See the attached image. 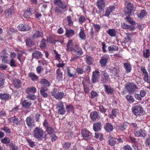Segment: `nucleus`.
Instances as JSON below:
<instances>
[{
  "label": "nucleus",
  "mask_w": 150,
  "mask_h": 150,
  "mask_svg": "<svg viewBox=\"0 0 150 150\" xmlns=\"http://www.w3.org/2000/svg\"><path fill=\"white\" fill-rule=\"evenodd\" d=\"M72 51L75 54L81 55L83 53L82 50L78 45H76L72 50Z\"/></svg>",
  "instance_id": "obj_9"
},
{
  "label": "nucleus",
  "mask_w": 150,
  "mask_h": 150,
  "mask_svg": "<svg viewBox=\"0 0 150 150\" xmlns=\"http://www.w3.org/2000/svg\"><path fill=\"white\" fill-rule=\"evenodd\" d=\"M32 120L31 118L30 117H27L26 119V124L29 127H30L32 125Z\"/></svg>",
  "instance_id": "obj_47"
},
{
  "label": "nucleus",
  "mask_w": 150,
  "mask_h": 150,
  "mask_svg": "<svg viewBox=\"0 0 150 150\" xmlns=\"http://www.w3.org/2000/svg\"><path fill=\"white\" fill-rule=\"evenodd\" d=\"M47 89L46 87H42L40 91V93L42 96L44 97H46L47 96V94L45 92Z\"/></svg>",
  "instance_id": "obj_30"
},
{
  "label": "nucleus",
  "mask_w": 150,
  "mask_h": 150,
  "mask_svg": "<svg viewBox=\"0 0 150 150\" xmlns=\"http://www.w3.org/2000/svg\"><path fill=\"white\" fill-rule=\"evenodd\" d=\"M59 114L63 115L65 113L66 111L65 110L64 107L57 110Z\"/></svg>",
  "instance_id": "obj_52"
},
{
  "label": "nucleus",
  "mask_w": 150,
  "mask_h": 150,
  "mask_svg": "<svg viewBox=\"0 0 150 150\" xmlns=\"http://www.w3.org/2000/svg\"><path fill=\"white\" fill-rule=\"evenodd\" d=\"M26 44L28 46L31 47L33 45L34 43L30 39L28 38L26 40Z\"/></svg>",
  "instance_id": "obj_50"
},
{
  "label": "nucleus",
  "mask_w": 150,
  "mask_h": 150,
  "mask_svg": "<svg viewBox=\"0 0 150 150\" xmlns=\"http://www.w3.org/2000/svg\"><path fill=\"white\" fill-rule=\"evenodd\" d=\"M132 111L136 116L143 115L145 114V112L142 107L140 105H137L132 108Z\"/></svg>",
  "instance_id": "obj_1"
},
{
  "label": "nucleus",
  "mask_w": 150,
  "mask_h": 150,
  "mask_svg": "<svg viewBox=\"0 0 150 150\" xmlns=\"http://www.w3.org/2000/svg\"><path fill=\"white\" fill-rule=\"evenodd\" d=\"M109 143L110 145L113 146L116 144V139L113 137L110 138L109 139Z\"/></svg>",
  "instance_id": "obj_43"
},
{
  "label": "nucleus",
  "mask_w": 150,
  "mask_h": 150,
  "mask_svg": "<svg viewBox=\"0 0 150 150\" xmlns=\"http://www.w3.org/2000/svg\"><path fill=\"white\" fill-rule=\"evenodd\" d=\"M64 94L62 92H59L57 93L55 98L57 100H61L63 98Z\"/></svg>",
  "instance_id": "obj_35"
},
{
  "label": "nucleus",
  "mask_w": 150,
  "mask_h": 150,
  "mask_svg": "<svg viewBox=\"0 0 150 150\" xmlns=\"http://www.w3.org/2000/svg\"><path fill=\"white\" fill-rule=\"evenodd\" d=\"M93 59L90 57L86 55L85 58L86 62L88 64H90L91 63Z\"/></svg>",
  "instance_id": "obj_51"
},
{
  "label": "nucleus",
  "mask_w": 150,
  "mask_h": 150,
  "mask_svg": "<svg viewBox=\"0 0 150 150\" xmlns=\"http://www.w3.org/2000/svg\"><path fill=\"white\" fill-rule=\"evenodd\" d=\"M34 137L39 139L44 137V133L43 131L41 129L37 127L33 132Z\"/></svg>",
  "instance_id": "obj_2"
},
{
  "label": "nucleus",
  "mask_w": 150,
  "mask_h": 150,
  "mask_svg": "<svg viewBox=\"0 0 150 150\" xmlns=\"http://www.w3.org/2000/svg\"><path fill=\"white\" fill-rule=\"evenodd\" d=\"M81 133L83 138L87 141L89 140L90 137L91 133L86 129H83L81 130Z\"/></svg>",
  "instance_id": "obj_5"
},
{
  "label": "nucleus",
  "mask_w": 150,
  "mask_h": 150,
  "mask_svg": "<svg viewBox=\"0 0 150 150\" xmlns=\"http://www.w3.org/2000/svg\"><path fill=\"white\" fill-rule=\"evenodd\" d=\"M65 138L68 139L71 138L73 135V134L71 131H69L65 133Z\"/></svg>",
  "instance_id": "obj_46"
},
{
  "label": "nucleus",
  "mask_w": 150,
  "mask_h": 150,
  "mask_svg": "<svg viewBox=\"0 0 150 150\" xmlns=\"http://www.w3.org/2000/svg\"><path fill=\"white\" fill-rule=\"evenodd\" d=\"M21 120L20 119H18L16 117H15L12 119V121L14 124L18 125H21Z\"/></svg>",
  "instance_id": "obj_32"
},
{
  "label": "nucleus",
  "mask_w": 150,
  "mask_h": 150,
  "mask_svg": "<svg viewBox=\"0 0 150 150\" xmlns=\"http://www.w3.org/2000/svg\"><path fill=\"white\" fill-rule=\"evenodd\" d=\"M125 19L127 22L133 25H135V22L134 21L133 19L131 18L129 16L125 18Z\"/></svg>",
  "instance_id": "obj_36"
},
{
  "label": "nucleus",
  "mask_w": 150,
  "mask_h": 150,
  "mask_svg": "<svg viewBox=\"0 0 150 150\" xmlns=\"http://www.w3.org/2000/svg\"><path fill=\"white\" fill-rule=\"evenodd\" d=\"M100 77L99 72L98 71L96 70L93 71L91 79L92 82L93 83H96Z\"/></svg>",
  "instance_id": "obj_6"
},
{
  "label": "nucleus",
  "mask_w": 150,
  "mask_h": 150,
  "mask_svg": "<svg viewBox=\"0 0 150 150\" xmlns=\"http://www.w3.org/2000/svg\"><path fill=\"white\" fill-rule=\"evenodd\" d=\"M102 124L100 122H97L94 123L93 129L95 132H98L101 130Z\"/></svg>",
  "instance_id": "obj_14"
},
{
  "label": "nucleus",
  "mask_w": 150,
  "mask_h": 150,
  "mask_svg": "<svg viewBox=\"0 0 150 150\" xmlns=\"http://www.w3.org/2000/svg\"><path fill=\"white\" fill-rule=\"evenodd\" d=\"M144 79L147 82L150 83V77L148 74L144 76Z\"/></svg>",
  "instance_id": "obj_55"
},
{
  "label": "nucleus",
  "mask_w": 150,
  "mask_h": 150,
  "mask_svg": "<svg viewBox=\"0 0 150 150\" xmlns=\"http://www.w3.org/2000/svg\"><path fill=\"white\" fill-rule=\"evenodd\" d=\"M46 131L48 133L50 134H52L54 132L53 129L51 127H47Z\"/></svg>",
  "instance_id": "obj_59"
},
{
  "label": "nucleus",
  "mask_w": 150,
  "mask_h": 150,
  "mask_svg": "<svg viewBox=\"0 0 150 150\" xmlns=\"http://www.w3.org/2000/svg\"><path fill=\"white\" fill-rule=\"evenodd\" d=\"M95 137L97 139H102L103 135L100 133H95Z\"/></svg>",
  "instance_id": "obj_57"
},
{
  "label": "nucleus",
  "mask_w": 150,
  "mask_h": 150,
  "mask_svg": "<svg viewBox=\"0 0 150 150\" xmlns=\"http://www.w3.org/2000/svg\"><path fill=\"white\" fill-rule=\"evenodd\" d=\"M1 142L3 144H7L10 143V140L8 137H5L1 140Z\"/></svg>",
  "instance_id": "obj_40"
},
{
  "label": "nucleus",
  "mask_w": 150,
  "mask_h": 150,
  "mask_svg": "<svg viewBox=\"0 0 150 150\" xmlns=\"http://www.w3.org/2000/svg\"><path fill=\"white\" fill-rule=\"evenodd\" d=\"M104 127L105 130L109 132L112 131L113 129V126L109 123H106L104 125Z\"/></svg>",
  "instance_id": "obj_15"
},
{
  "label": "nucleus",
  "mask_w": 150,
  "mask_h": 150,
  "mask_svg": "<svg viewBox=\"0 0 150 150\" xmlns=\"http://www.w3.org/2000/svg\"><path fill=\"white\" fill-rule=\"evenodd\" d=\"M24 54H25V53L22 51L19 52L18 53L17 59L21 63L23 62L25 59V57L23 55Z\"/></svg>",
  "instance_id": "obj_18"
},
{
  "label": "nucleus",
  "mask_w": 150,
  "mask_h": 150,
  "mask_svg": "<svg viewBox=\"0 0 150 150\" xmlns=\"http://www.w3.org/2000/svg\"><path fill=\"white\" fill-rule=\"evenodd\" d=\"M147 14V12L144 10H142L140 13L138 14L137 16L140 19H142Z\"/></svg>",
  "instance_id": "obj_31"
},
{
  "label": "nucleus",
  "mask_w": 150,
  "mask_h": 150,
  "mask_svg": "<svg viewBox=\"0 0 150 150\" xmlns=\"http://www.w3.org/2000/svg\"><path fill=\"white\" fill-rule=\"evenodd\" d=\"M27 141L28 143L30 146L31 147H33L35 145V143L31 139H27Z\"/></svg>",
  "instance_id": "obj_63"
},
{
  "label": "nucleus",
  "mask_w": 150,
  "mask_h": 150,
  "mask_svg": "<svg viewBox=\"0 0 150 150\" xmlns=\"http://www.w3.org/2000/svg\"><path fill=\"white\" fill-rule=\"evenodd\" d=\"M13 83L15 87L19 88L21 86V82L18 79H14L13 81Z\"/></svg>",
  "instance_id": "obj_17"
},
{
  "label": "nucleus",
  "mask_w": 150,
  "mask_h": 150,
  "mask_svg": "<svg viewBox=\"0 0 150 150\" xmlns=\"http://www.w3.org/2000/svg\"><path fill=\"white\" fill-rule=\"evenodd\" d=\"M126 98L130 103H132L134 102V99L133 97L132 96H130L127 95L126 96Z\"/></svg>",
  "instance_id": "obj_48"
},
{
  "label": "nucleus",
  "mask_w": 150,
  "mask_h": 150,
  "mask_svg": "<svg viewBox=\"0 0 150 150\" xmlns=\"http://www.w3.org/2000/svg\"><path fill=\"white\" fill-rule=\"evenodd\" d=\"M4 76L1 73H0V87L3 86L4 82Z\"/></svg>",
  "instance_id": "obj_38"
},
{
  "label": "nucleus",
  "mask_w": 150,
  "mask_h": 150,
  "mask_svg": "<svg viewBox=\"0 0 150 150\" xmlns=\"http://www.w3.org/2000/svg\"><path fill=\"white\" fill-rule=\"evenodd\" d=\"M68 76L70 77H74L76 76V72L75 69L73 67L67 68Z\"/></svg>",
  "instance_id": "obj_10"
},
{
  "label": "nucleus",
  "mask_w": 150,
  "mask_h": 150,
  "mask_svg": "<svg viewBox=\"0 0 150 150\" xmlns=\"http://www.w3.org/2000/svg\"><path fill=\"white\" fill-rule=\"evenodd\" d=\"M108 33L111 37H115L116 35V31L114 29H109L107 31Z\"/></svg>",
  "instance_id": "obj_33"
},
{
  "label": "nucleus",
  "mask_w": 150,
  "mask_h": 150,
  "mask_svg": "<svg viewBox=\"0 0 150 150\" xmlns=\"http://www.w3.org/2000/svg\"><path fill=\"white\" fill-rule=\"evenodd\" d=\"M90 116L92 120H94L98 118V114L96 111H94L91 113Z\"/></svg>",
  "instance_id": "obj_28"
},
{
  "label": "nucleus",
  "mask_w": 150,
  "mask_h": 150,
  "mask_svg": "<svg viewBox=\"0 0 150 150\" xmlns=\"http://www.w3.org/2000/svg\"><path fill=\"white\" fill-rule=\"evenodd\" d=\"M25 92L28 94H29L30 93H35L36 92V89L35 87L32 86L26 89L25 90Z\"/></svg>",
  "instance_id": "obj_20"
},
{
  "label": "nucleus",
  "mask_w": 150,
  "mask_h": 150,
  "mask_svg": "<svg viewBox=\"0 0 150 150\" xmlns=\"http://www.w3.org/2000/svg\"><path fill=\"white\" fill-rule=\"evenodd\" d=\"M10 146L11 150H18V148L15 144L11 143Z\"/></svg>",
  "instance_id": "obj_58"
},
{
  "label": "nucleus",
  "mask_w": 150,
  "mask_h": 150,
  "mask_svg": "<svg viewBox=\"0 0 150 150\" xmlns=\"http://www.w3.org/2000/svg\"><path fill=\"white\" fill-rule=\"evenodd\" d=\"M66 109L67 110V111L69 112H72L73 113H74L73 112V107L72 106L70 105H66Z\"/></svg>",
  "instance_id": "obj_54"
},
{
  "label": "nucleus",
  "mask_w": 150,
  "mask_h": 150,
  "mask_svg": "<svg viewBox=\"0 0 150 150\" xmlns=\"http://www.w3.org/2000/svg\"><path fill=\"white\" fill-rule=\"evenodd\" d=\"M126 9L127 10H125V12L129 15L133 14L134 11L135 10V8L130 2H129L127 4Z\"/></svg>",
  "instance_id": "obj_4"
},
{
  "label": "nucleus",
  "mask_w": 150,
  "mask_h": 150,
  "mask_svg": "<svg viewBox=\"0 0 150 150\" xmlns=\"http://www.w3.org/2000/svg\"><path fill=\"white\" fill-rule=\"evenodd\" d=\"M1 130L4 131V132L10 134L11 133L10 129L8 127H4L1 129Z\"/></svg>",
  "instance_id": "obj_56"
},
{
  "label": "nucleus",
  "mask_w": 150,
  "mask_h": 150,
  "mask_svg": "<svg viewBox=\"0 0 150 150\" xmlns=\"http://www.w3.org/2000/svg\"><path fill=\"white\" fill-rule=\"evenodd\" d=\"M22 105L24 108H28L30 106L31 103L30 101H28L26 100H24L22 102Z\"/></svg>",
  "instance_id": "obj_26"
},
{
  "label": "nucleus",
  "mask_w": 150,
  "mask_h": 150,
  "mask_svg": "<svg viewBox=\"0 0 150 150\" xmlns=\"http://www.w3.org/2000/svg\"><path fill=\"white\" fill-rule=\"evenodd\" d=\"M56 109L57 110L60 108L64 107V105L62 102H59L56 105Z\"/></svg>",
  "instance_id": "obj_53"
},
{
  "label": "nucleus",
  "mask_w": 150,
  "mask_h": 150,
  "mask_svg": "<svg viewBox=\"0 0 150 150\" xmlns=\"http://www.w3.org/2000/svg\"><path fill=\"white\" fill-rule=\"evenodd\" d=\"M46 40L43 39L42 40L40 43V47L42 48H45L46 47Z\"/></svg>",
  "instance_id": "obj_61"
},
{
  "label": "nucleus",
  "mask_w": 150,
  "mask_h": 150,
  "mask_svg": "<svg viewBox=\"0 0 150 150\" xmlns=\"http://www.w3.org/2000/svg\"><path fill=\"white\" fill-rule=\"evenodd\" d=\"M29 76L34 81H36L38 79V77L35 74L33 73H29Z\"/></svg>",
  "instance_id": "obj_44"
},
{
  "label": "nucleus",
  "mask_w": 150,
  "mask_h": 150,
  "mask_svg": "<svg viewBox=\"0 0 150 150\" xmlns=\"http://www.w3.org/2000/svg\"><path fill=\"white\" fill-rule=\"evenodd\" d=\"M10 97L9 94L6 93L0 94V98L3 100H8Z\"/></svg>",
  "instance_id": "obj_24"
},
{
  "label": "nucleus",
  "mask_w": 150,
  "mask_h": 150,
  "mask_svg": "<svg viewBox=\"0 0 150 150\" xmlns=\"http://www.w3.org/2000/svg\"><path fill=\"white\" fill-rule=\"evenodd\" d=\"M70 144L69 142L65 143L63 145V147L64 149H67L69 148L70 146Z\"/></svg>",
  "instance_id": "obj_62"
},
{
  "label": "nucleus",
  "mask_w": 150,
  "mask_h": 150,
  "mask_svg": "<svg viewBox=\"0 0 150 150\" xmlns=\"http://www.w3.org/2000/svg\"><path fill=\"white\" fill-rule=\"evenodd\" d=\"M31 15V13L30 9L24 11L23 16L25 18H27Z\"/></svg>",
  "instance_id": "obj_49"
},
{
  "label": "nucleus",
  "mask_w": 150,
  "mask_h": 150,
  "mask_svg": "<svg viewBox=\"0 0 150 150\" xmlns=\"http://www.w3.org/2000/svg\"><path fill=\"white\" fill-rule=\"evenodd\" d=\"M127 91L130 93H134L136 90L137 87L133 83H129L126 84L125 86Z\"/></svg>",
  "instance_id": "obj_3"
},
{
  "label": "nucleus",
  "mask_w": 150,
  "mask_h": 150,
  "mask_svg": "<svg viewBox=\"0 0 150 150\" xmlns=\"http://www.w3.org/2000/svg\"><path fill=\"white\" fill-rule=\"evenodd\" d=\"M72 47V41L71 40H69L68 41V42L67 45L66 50L68 51H72L73 48Z\"/></svg>",
  "instance_id": "obj_22"
},
{
  "label": "nucleus",
  "mask_w": 150,
  "mask_h": 150,
  "mask_svg": "<svg viewBox=\"0 0 150 150\" xmlns=\"http://www.w3.org/2000/svg\"><path fill=\"white\" fill-rule=\"evenodd\" d=\"M122 27L125 29H129L131 30H134V27L132 26L129 25L125 23H123L122 24Z\"/></svg>",
  "instance_id": "obj_29"
},
{
  "label": "nucleus",
  "mask_w": 150,
  "mask_h": 150,
  "mask_svg": "<svg viewBox=\"0 0 150 150\" xmlns=\"http://www.w3.org/2000/svg\"><path fill=\"white\" fill-rule=\"evenodd\" d=\"M27 98L30 100H34L36 98V97L34 95H27Z\"/></svg>",
  "instance_id": "obj_60"
},
{
  "label": "nucleus",
  "mask_w": 150,
  "mask_h": 150,
  "mask_svg": "<svg viewBox=\"0 0 150 150\" xmlns=\"http://www.w3.org/2000/svg\"><path fill=\"white\" fill-rule=\"evenodd\" d=\"M143 56L145 58H147L150 56V50L146 49L144 51Z\"/></svg>",
  "instance_id": "obj_42"
},
{
  "label": "nucleus",
  "mask_w": 150,
  "mask_h": 150,
  "mask_svg": "<svg viewBox=\"0 0 150 150\" xmlns=\"http://www.w3.org/2000/svg\"><path fill=\"white\" fill-rule=\"evenodd\" d=\"M40 83L41 84H43L46 86H50L49 82L45 79H42L40 81Z\"/></svg>",
  "instance_id": "obj_39"
},
{
  "label": "nucleus",
  "mask_w": 150,
  "mask_h": 150,
  "mask_svg": "<svg viewBox=\"0 0 150 150\" xmlns=\"http://www.w3.org/2000/svg\"><path fill=\"white\" fill-rule=\"evenodd\" d=\"M105 3L104 0H98L96 5L98 9L100 11L103 10L105 7Z\"/></svg>",
  "instance_id": "obj_7"
},
{
  "label": "nucleus",
  "mask_w": 150,
  "mask_h": 150,
  "mask_svg": "<svg viewBox=\"0 0 150 150\" xmlns=\"http://www.w3.org/2000/svg\"><path fill=\"white\" fill-rule=\"evenodd\" d=\"M74 34V31L72 29L67 30L65 35L67 37L69 38L71 37Z\"/></svg>",
  "instance_id": "obj_23"
},
{
  "label": "nucleus",
  "mask_w": 150,
  "mask_h": 150,
  "mask_svg": "<svg viewBox=\"0 0 150 150\" xmlns=\"http://www.w3.org/2000/svg\"><path fill=\"white\" fill-rule=\"evenodd\" d=\"M67 20L68 22V25L70 26L73 25V22L71 20V18L70 16H68L67 17Z\"/></svg>",
  "instance_id": "obj_45"
},
{
  "label": "nucleus",
  "mask_w": 150,
  "mask_h": 150,
  "mask_svg": "<svg viewBox=\"0 0 150 150\" xmlns=\"http://www.w3.org/2000/svg\"><path fill=\"white\" fill-rule=\"evenodd\" d=\"M76 71L79 74H83L84 71L83 69L81 68H77Z\"/></svg>",
  "instance_id": "obj_64"
},
{
  "label": "nucleus",
  "mask_w": 150,
  "mask_h": 150,
  "mask_svg": "<svg viewBox=\"0 0 150 150\" xmlns=\"http://www.w3.org/2000/svg\"><path fill=\"white\" fill-rule=\"evenodd\" d=\"M115 9V7L114 6H110L107 8L104 16H108L110 13L114 11Z\"/></svg>",
  "instance_id": "obj_19"
},
{
  "label": "nucleus",
  "mask_w": 150,
  "mask_h": 150,
  "mask_svg": "<svg viewBox=\"0 0 150 150\" xmlns=\"http://www.w3.org/2000/svg\"><path fill=\"white\" fill-rule=\"evenodd\" d=\"M108 58L109 57L107 55H105L103 56L100 61V64L103 67L105 66L108 62Z\"/></svg>",
  "instance_id": "obj_11"
},
{
  "label": "nucleus",
  "mask_w": 150,
  "mask_h": 150,
  "mask_svg": "<svg viewBox=\"0 0 150 150\" xmlns=\"http://www.w3.org/2000/svg\"><path fill=\"white\" fill-rule=\"evenodd\" d=\"M105 91L109 94H112L113 92V89L110 86L104 85Z\"/></svg>",
  "instance_id": "obj_25"
},
{
  "label": "nucleus",
  "mask_w": 150,
  "mask_h": 150,
  "mask_svg": "<svg viewBox=\"0 0 150 150\" xmlns=\"http://www.w3.org/2000/svg\"><path fill=\"white\" fill-rule=\"evenodd\" d=\"M54 3L55 5L58 6L62 9H64L66 8L65 5L63 4L62 1L60 0H54Z\"/></svg>",
  "instance_id": "obj_13"
},
{
  "label": "nucleus",
  "mask_w": 150,
  "mask_h": 150,
  "mask_svg": "<svg viewBox=\"0 0 150 150\" xmlns=\"http://www.w3.org/2000/svg\"><path fill=\"white\" fill-rule=\"evenodd\" d=\"M14 7L11 6V7L5 11V14L6 17L9 18L11 17L12 15L14 13Z\"/></svg>",
  "instance_id": "obj_8"
},
{
  "label": "nucleus",
  "mask_w": 150,
  "mask_h": 150,
  "mask_svg": "<svg viewBox=\"0 0 150 150\" xmlns=\"http://www.w3.org/2000/svg\"><path fill=\"white\" fill-rule=\"evenodd\" d=\"M32 55L34 58L39 59L42 57V54L40 52L35 51L33 52Z\"/></svg>",
  "instance_id": "obj_21"
},
{
  "label": "nucleus",
  "mask_w": 150,
  "mask_h": 150,
  "mask_svg": "<svg viewBox=\"0 0 150 150\" xmlns=\"http://www.w3.org/2000/svg\"><path fill=\"white\" fill-rule=\"evenodd\" d=\"M108 50L110 51H117L118 50V47L116 45H112L108 48Z\"/></svg>",
  "instance_id": "obj_34"
},
{
  "label": "nucleus",
  "mask_w": 150,
  "mask_h": 150,
  "mask_svg": "<svg viewBox=\"0 0 150 150\" xmlns=\"http://www.w3.org/2000/svg\"><path fill=\"white\" fill-rule=\"evenodd\" d=\"M43 34L42 31H40L38 30L36 31L33 34L32 38L35 39L40 37H42Z\"/></svg>",
  "instance_id": "obj_16"
},
{
  "label": "nucleus",
  "mask_w": 150,
  "mask_h": 150,
  "mask_svg": "<svg viewBox=\"0 0 150 150\" xmlns=\"http://www.w3.org/2000/svg\"><path fill=\"white\" fill-rule=\"evenodd\" d=\"M18 29L22 31H28L30 29V28L28 25H25L24 24H20L18 26Z\"/></svg>",
  "instance_id": "obj_12"
},
{
  "label": "nucleus",
  "mask_w": 150,
  "mask_h": 150,
  "mask_svg": "<svg viewBox=\"0 0 150 150\" xmlns=\"http://www.w3.org/2000/svg\"><path fill=\"white\" fill-rule=\"evenodd\" d=\"M79 36L82 40H84L86 38V35L84 33L83 29L81 28L80 29V31L79 33Z\"/></svg>",
  "instance_id": "obj_27"
},
{
  "label": "nucleus",
  "mask_w": 150,
  "mask_h": 150,
  "mask_svg": "<svg viewBox=\"0 0 150 150\" xmlns=\"http://www.w3.org/2000/svg\"><path fill=\"white\" fill-rule=\"evenodd\" d=\"M112 114L109 115L108 116L109 117L113 119V116H116L118 114V112L117 109H115L112 110Z\"/></svg>",
  "instance_id": "obj_37"
},
{
  "label": "nucleus",
  "mask_w": 150,
  "mask_h": 150,
  "mask_svg": "<svg viewBox=\"0 0 150 150\" xmlns=\"http://www.w3.org/2000/svg\"><path fill=\"white\" fill-rule=\"evenodd\" d=\"M124 67L127 72H130L131 70V67L129 64L125 63L124 64Z\"/></svg>",
  "instance_id": "obj_41"
}]
</instances>
